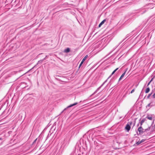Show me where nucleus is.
<instances>
[{
	"label": "nucleus",
	"instance_id": "4be33fe9",
	"mask_svg": "<svg viewBox=\"0 0 155 155\" xmlns=\"http://www.w3.org/2000/svg\"><path fill=\"white\" fill-rule=\"evenodd\" d=\"M154 120H153V121L152 122V123H151V125H155V124H154Z\"/></svg>",
	"mask_w": 155,
	"mask_h": 155
},
{
	"label": "nucleus",
	"instance_id": "5701e85b",
	"mask_svg": "<svg viewBox=\"0 0 155 155\" xmlns=\"http://www.w3.org/2000/svg\"><path fill=\"white\" fill-rule=\"evenodd\" d=\"M134 91H135V89H133V90L131 91V92H130V93H133V92Z\"/></svg>",
	"mask_w": 155,
	"mask_h": 155
},
{
	"label": "nucleus",
	"instance_id": "1a4fd4ad",
	"mask_svg": "<svg viewBox=\"0 0 155 155\" xmlns=\"http://www.w3.org/2000/svg\"><path fill=\"white\" fill-rule=\"evenodd\" d=\"M106 21V19H104L103 21H102L98 25L99 27H100Z\"/></svg>",
	"mask_w": 155,
	"mask_h": 155
},
{
	"label": "nucleus",
	"instance_id": "412c9836",
	"mask_svg": "<svg viewBox=\"0 0 155 155\" xmlns=\"http://www.w3.org/2000/svg\"><path fill=\"white\" fill-rule=\"evenodd\" d=\"M139 123L140 124V127H142V125H143V123H142L141 121H140V122H139Z\"/></svg>",
	"mask_w": 155,
	"mask_h": 155
},
{
	"label": "nucleus",
	"instance_id": "dca6fc26",
	"mask_svg": "<svg viewBox=\"0 0 155 155\" xmlns=\"http://www.w3.org/2000/svg\"><path fill=\"white\" fill-rule=\"evenodd\" d=\"M150 91V89L149 87L147 88L146 91H145V93H148L149 91Z\"/></svg>",
	"mask_w": 155,
	"mask_h": 155
},
{
	"label": "nucleus",
	"instance_id": "6e6552de",
	"mask_svg": "<svg viewBox=\"0 0 155 155\" xmlns=\"http://www.w3.org/2000/svg\"><path fill=\"white\" fill-rule=\"evenodd\" d=\"M146 118H147L150 120H152L153 119L151 115H148L146 117Z\"/></svg>",
	"mask_w": 155,
	"mask_h": 155
},
{
	"label": "nucleus",
	"instance_id": "7ed1b4c3",
	"mask_svg": "<svg viewBox=\"0 0 155 155\" xmlns=\"http://www.w3.org/2000/svg\"><path fill=\"white\" fill-rule=\"evenodd\" d=\"M78 104V103L77 102H75L73 104H70V105H69V106H68L66 108H65L63 110L61 113H61H63L64 110H66L67 108H70V107H71L74 106H75L76 105H77V104Z\"/></svg>",
	"mask_w": 155,
	"mask_h": 155
},
{
	"label": "nucleus",
	"instance_id": "4468645a",
	"mask_svg": "<svg viewBox=\"0 0 155 155\" xmlns=\"http://www.w3.org/2000/svg\"><path fill=\"white\" fill-rule=\"evenodd\" d=\"M87 57V55H86V56H85L84 58H83V59H82L81 62V63H82V64H83V62H84V61H85V60L86 59Z\"/></svg>",
	"mask_w": 155,
	"mask_h": 155
},
{
	"label": "nucleus",
	"instance_id": "b1692460",
	"mask_svg": "<svg viewBox=\"0 0 155 155\" xmlns=\"http://www.w3.org/2000/svg\"><path fill=\"white\" fill-rule=\"evenodd\" d=\"M37 140V139H36L35 140H34V141H33V144H34L35 143V142Z\"/></svg>",
	"mask_w": 155,
	"mask_h": 155
},
{
	"label": "nucleus",
	"instance_id": "2eb2a0df",
	"mask_svg": "<svg viewBox=\"0 0 155 155\" xmlns=\"http://www.w3.org/2000/svg\"><path fill=\"white\" fill-rule=\"evenodd\" d=\"M118 69V68H117L114 71H113L110 77L112 75H113Z\"/></svg>",
	"mask_w": 155,
	"mask_h": 155
},
{
	"label": "nucleus",
	"instance_id": "39448f33",
	"mask_svg": "<svg viewBox=\"0 0 155 155\" xmlns=\"http://www.w3.org/2000/svg\"><path fill=\"white\" fill-rule=\"evenodd\" d=\"M152 104V102H151L149 104L147 105L146 106V107L148 110H149L150 107L153 106V104Z\"/></svg>",
	"mask_w": 155,
	"mask_h": 155
},
{
	"label": "nucleus",
	"instance_id": "cd10ccee",
	"mask_svg": "<svg viewBox=\"0 0 155 155\" xmlns=\"http://www.w3.org/2000/svg\"><path fill=\"white\" fill-rule=\"evenodd\" d=\"M151 81H150L149 82V83H148V84H147V86H148V85L150 84V83Z\"/></svg>",
	"mask_w": 155,
	"mask_h": 155
},
{
	"label": "nucleus",
	"instance_id": "7c9ffc66",
	"mask_svg": "<svg viewBox=\"0 0 155 155\" xmlns=\"http://www.w3.org/2000/svg\"><path fill=\"white\" fill-rule=\"evenodd\" d=\"M129 38L127 39V40H126V41H127V40L128 39V38Z\"/></svg>",
	"mask_w": 155,
	"mask_h": 155
},
{
	"label": "nucleus",
	"instance_id": "c756f323",
	"mask_svg": "<svg viewBox=\"0 0 155 155\" xmlns=\"http://www.w3.org/2000/svg\"><path fill=\"white\" fill-rule=\"evenodd\" d=\"M2 138H0V140H2Z\"/></svg>",
	"mask_w": 155,
	"mask_h": 155
},
{
	"label": "nucleus",
	"instance_id": "f257e3e1",
	"mask_svg": "<svg viewBox=\"0 0 155 155\" xmlns=\"http://www.w3.org/2000/svg\"><path fill=\"white\" fill-rule=\"evenodd\" d=\"M155 131V125H150L145 129V132L146 133V136H150L152 133Z\"/></svg>",
	"mask_w": 155,
	"mask_h": 155
},
{
	"label": "nucleus",
	"instance_id": "423d86ee",
	"mask_svg": "<svg viewBox=\"0 0 155 155\" xmlns=\"http://www.w3.org/2000/svg\"><path fill=\"white\" fill-rule=\"evenodd\" d=\"M130 129V126L129 125V124H127L125 127V129L126 130L127 132H129Z\"/></svg>",
	"mask_w": 155,
	"mask_h": 155
},
{
	"label": "nucleus",
	"instance_id": "aec40b11",
	"mask_svg": "<svg viewBox=\"0 0 155 155\" xmlns=\"http://www.w3.org/2000/svg\"><path fill=\"white\" fill-rule=\"evenodd\" d=\"M35 66H34V67H33L31 69H30L26 73H28V72H29L32 69L35 67Z\"/></svg>",
	"mask_w": 155,
	"mask_h": 155
},
{
	"label": "nucleus",
	"instance_id": "bb28decb",
	"mask_svg": "<svg viewBox=\"0 0 155 155\" xmlns=\"http://www.w3.org/2000/svg\"><path fill=\"white\" fill-rule=\"evenodd\" d=\"M135 124H136V120H135L134 121V124H133V127L135 125Z\"/></svg>",
	"mask_w": 155,
	"mask_h": 155
},
{
	"label": "nucleus",
	"instance_id": "393cba45",
	"mask_svg": "<svg viewBox=\"0 0 155 155\" xmlns=\"http://www.w3.org/2000/svg\"><path fill=\"white\" fill-rule=\"evenodd\" d=\"M152 96H153V98H155V92L153 94V95Z\"/></svg>",
	"mask_w": 155,
	"mask_h": 155
},
{
	"label": "nucleus",
	"instance_id": "f03ea898",
	"mask_svg": "<svg viewBox=\"0 0 155 155\" xmlns=\"http://www.w3.org/2000/svg\"><path fill=\"white\" fill-rule=\"evenodd\" d=\"M138 131L139 133L137 132V134L142 135L144 133V135L146 136V133L145 132V129L143 128L142 127H139L138 129Z\"/></svg>",
	"mask_w": 155,
	"mask_h": 155
},
{
	"label": "nucleus",
	"instance_id": "9b49d317",
	"mask_svg": "<svg viewBox=\"0 0 155 155\" xmlns=\"http://www.w3.org/2000/svg\"><path fill=\"white\" fill-rule=\"evenodd\" d=\"M125 73H126V71L122 74V75H121V76H120V78L119 79V81H120L122 78L124 77V75L125 74Z\"/></svg>",
	"mask_w": 155,
	"mask_h": 155
},
{
	"label": "nucleus",
	"instance_id": "c85d7f7f",
	"mask_svg": "<svg viewBox=\"0 0 155 155\" xmlns=\"http://www.w3.org/2000/svg\"><path fill=\"white\" fill-rule=\"evenodd\" d=\"M139 124H140V123H139L138 124H137V127H138L139 126Z\"/></svg>",
	"mask_w": 155,
	"mask_h": 155
},
{
	"label": "nucleus",
	"instance_id": "2f4dec72",
	"mask_svg": "<svg viewBox=\"0 0 155 155\" xmlns=\"http://www.w3.org/2000/svg\"><path fill=\"white\" fill-rule=\"evenodd\" d=\"M110 77H109L108 78H107V79H108L110 78Z\"/></svg>",
	"mask_w": 155,
	"mask_h": 155
},
{
	"label": "nucleus",
	"instance_id": "f3484780",
	"mask_svg": "<svg viewBox=\"0 0 155 155\" xmlns=\"http://www.w3.org/2000/svg\"><path fill=\"white\" fill-rule=\"evenodd\" d=\"M132 123H133L132 121H130V122H129L127 124H129V125H130H130H131L132 124Z\"/></svg>",
	"mask_w": 155,
	"mask_h": 155
},
{
	"label": "nucleus",
	"instance_id": "9d476101",
	"mask_svg": "<svg viewBox=\"0 0 155 155\" xmlns=\"http://www.w3.org/2000/svg\"><path fill=\"white\" fill-rule=\"evenodd\" d=\"M70 48H68L64 49V52L65 53H68L70 51Z\"/></svg>",
	"mask_w": 155,
	"mask_h": 155
},
{
	"label": "nucleus",
	"instance_id": "a878e982",
	"mask_svg": "<svg viewBox=\"0 0 155 155\" xmlns=\"http://www.w3.org/2000/svg\"><path fill=\"white\" fill-rule=\"evenodd\" d=\"M82 63H81L80 64V65H79V68H80V67H81V65L82 64Z\"/></svg>",
	"mask_w": 155,
	"mask_h": 155
},
{
	"label": "nucleus",
	"instance_id": "0eeeda50",
	"mask_svg": "<svg viewBox=\"0 0 155 155\" xmlns=\"http://www.w3.org/2000/svg\"><path fill=\"white\" fill-rule=\"evenodd\" d=\"M145 139H142L141 140H139L138 141L136 142V143L137 145H139L141 143L144 142L145 141Z\"/></svg>",
	"mask_w": 155,
	"mask_h": 155
},
{
	"label": "nucleus",
	"instance_id": "ddd939ff",
	"mask_svg": "<svg viewBox=\"0 0 155 155\" xmlns=\"http://www.w3.org/2000/svg\"><path fill=\"white\" fill-rule=\"evenodd\" d=\"M130 36V35L129 34H127L126 35V37L125 38H124V39L123 40L121 41L120 43L119 44H120V43H121L122 42H123V41H125L127 38H128L129 36Z\"/></svg>",
	"mask_w": 155,
	"mask_h": 155
},
{
	"label": "nucleus",
	"instance_id": "f8f14e48",
	"mask_svg": "<svg viewBox=\"0 0 155 155\" xmlns=\"http://www.w3.org/2000/svg\"><path fill=\"white\" fill-rule=\"evenodd\" d=\"M45 58L42 60H40L39 61H38V63H37V64H40V63H41L42 62V61H44V60H45Z\"/></svg>",
	"mask_w": 155,
	"mask_h": 155
},
{
	"label": "nucleus",
	"instance_id": "20e7f679",
	"mask_svg": "<svg viewBox=\"0 0 155 155\" xmlns=\"http://www.w3.org/2000/svg\"><path fill=\"white\" fill-rule=\"evenodd\" d=\"M107 80H106L95 91V92L92 95H94L98 91L101 87L103 86L104 84L107 82Z\"/></svg>",
	"mask_w": 155,
	"mask_h": 155
},
{
	"label": "nucleus",
	"instance_id": "6ab92c4d",
	"mask_svg": "<svg viewBox=\"0 0 155 155\" xmlns=\"http://www.w3.org/2000/svg\"><path fill=\"white\" fill-rule=\"evenodd\" d=\"M151 94H152V93H151V94H149L148 95V96H147V98H148H148H149V97H150V96L151 95Z\"/></svg>",
	"mask_w": 155,
	"mask_h": 155
},
{
	"label": "nucleus",
	"instance_id": "a211bd4d",
	"mask_svg": "<svg viewBox=\"0 0 155 155\" xmlns=\"http://www.w3.org/2000/svg\"><path fill=\"white\" fill-rule=\"evenodd\" d=\"M146 120V118H144L141 121L142 123H143Z\"/></svg>",
	"mask_w": 155,
	"mask_h": 155
}]
</instances>
